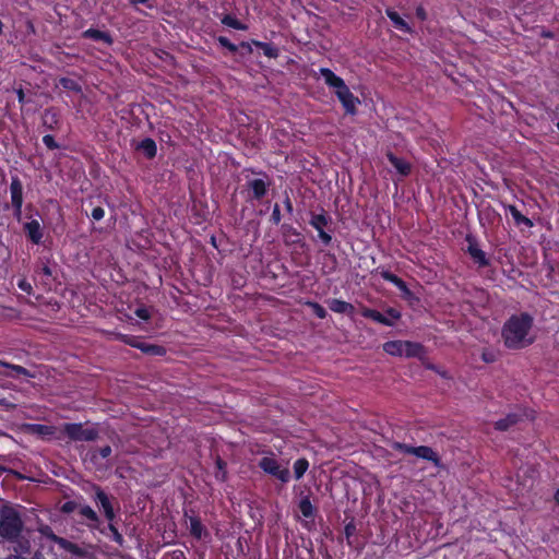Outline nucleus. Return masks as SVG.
Instances as JSON below:
<instances>
[{
  "label": "nucleus",
  "mask_w": 559,
  "mask_h": 559,
  "mask_svg": "<svg viewBox=\"0 0 559 559\" xmlns=\"http://www.w3.org/2000/svg\"><path fill=\"white\" fill-rule=\"evenodd\" d=\"M173 557L174 559H185V554L181 550H175Z\"/></svg>",
  "instance_id": "nucleus-56"
},
{
  "label": "nucleus",
  "mask_w": 559,
  "mask_h": 559,
  "mask_svg": "<svg viewBox=\"0 0 559 559\" xmlns=\"http://www.w3.org/2000/svg\"><path fill=\"white\" fill-rule=\"evenodd\" d=\"M467 242L466 252L469 254L475 264L479 267H486L490 265V260L487 254L479 248L475 236L468 234L465 237Z\"/></svg>",
  "instance_id": "nucleus-10"
},
{
  "label": "nucleus",
  "mask_w": 559,
  "mask_h": 559,
  "mask_svg": "<svg viewBox=\"0 0 559 559\" xmlns=\"http://www.w3.org/2000/svg\"><path fill=\"white\" fill-rule=\"evenodd\" d=\"M281 219H282L281 209H280V205L277 203H275L273 206V211H272L270 221L274 225H278L281 223Z\"/></svg>",
  "instance_id": "nucleus-46"
},
{
  "label": "nucleus",
  "mask_w": 559,
  "mask_h": 559,
  "mask_svg": "<svg viewBox=\"0 0 559 559\" xmlns=\"http://www.w3.org/2000/svg\"><path fill=\"white\" fill-rule=\"evenodd\" d=\"M557 129L559 130V122L556 123Z\"/></svg>",
  "instance_id": "nucleus-64"
},
{
  "label": "nucleus",
  "mask_w": 559,
  "mask_h": 559,
  "mask_svg": "<svg viewBox=\"0 0 559 559\" xmlns=\"http://www.w3.org/2000/svg\"><path fill=\"white\" fill-rule=\"evenodd\" d=\"M320 74L324 79L325 84L334 88L335 96L342 104L345 114L350 116L356 115L360 99L350 92L345 81L329 68H320Z\"/></svg>",
  "instance_id": "nucleus-3"
},
{
  "label": "nucleus",
  "mask_w": 559,
  "mask_h": 559,
  "mask_svg": "<svg viewBox=\"0 0 559 559\" xmlns=\"http://www.w3.org/2000/svg\"><path fill=\"white\" fill-rule=\"evenodd\" d=\"M95 501L104 510V513H105V516L107 518V520L112 521L115 518L112 504H111L107 493L103 489H100V487L95 488Z\"/></svg>",
  "instance_id": "nucleus-16"
},
{
  "label": "nucleus",
  "mask_w": 559,
  "mask_h": 559,
  "mask_svg": "<svg viewBox=\"0 0 559 559\" xmlns=\"http://www.w3.org/2000/svg\"><path fill=\"white\" fill-rule=\"evenodd\" d=\"M17 286L21 290H23L24 293H26L28 295L33 294V287H32L31 283H28L26 280L19 281Z\"/></svg>",
  "instance_id": "nucleus-50"
},
{
  "label": "nucleus",
  "mask_w": 559,
  "mask_h": 559,
  "mask_svg": "<svg viewBox=\"0 0 559 559\" xmlns=\"http://www.w3.org/2000/svg\"><path fill=\"white\" fill-rule=\"evenodd\" d=\"M390 320H392L394 323L395 321L400 320L401 317H402V313L400 310H397L396 308H393V307H389L385 309V313H384Z\"/></svg>",
  "instance_id": "nucleus-45"
},
{
  "label": "nucleus",
  "mask_w": 559,
  "mask_h": 559,
  "mask_svg": "<svg viewBox=\"0 0 559 559\" xmlns=\"http://www.w3.org/2000/svg\"><path fill=\"white\" fill-rule=\"evenodd\" d=\"M16 95L20 104L25 103V94L22 88L16 90Z\"/></svg>",
  "instance_id": "nucleus-55"
},
{
  "label": "nucleus",
  "mask_w": 559,
  "mask_h": 559,
  "mask_svg": "<svg viewBox=\"0 0 559 559\" xmlns=\"http://www.w3.org/2000/svg\"><path fill=\"white\" fill-rule=\"evenodd\" d=\"M534 325V318L528 312L512 314L503 324L501 336L508 349H522L534 343L530 332Z\"/></svg>",
  "instance_id": "nucleus-1"
},
{
  "label": "nucleus",
  "mask_w": 559,
  "mask_h": 559,
  "mask_svg": "<svg viewBox=\"0 0 559 559\" xmlns=\"http://www.w3.org/2000/svg\"><path fill=\"white\" fill-rule=\"evenodd\" d=\"M0 366L10 370V371L3 373V376H5V377H10V378H15L19 376H25V377H29V378L34 377V374L31 373V371L28 369H26L20 365H13V364H10V362H7V361L0 359Z\"/></svg>",
  "instance_id": "nucleus-24"
},
{
  "label": "nucleus",
  "mask_w": 559,
  "mask_h": 559,
  "mask_svg": "<svg viewBox=\"0 0 559 559\" xmlns=\"http://www.w3.org/2000/svg\"><path fill=\"white\" fill-rule=\"evenodd\" d=\"M356 531H357V528H356L354 521L346 523L344 526V534L346 536L347 544L349 546L352 545L350 537L356 534Z\"/></svg>",
  "instance_id": "nucleus-43"
},
{
  "label": "nucleus",
  "mask_w": 559,
  "mask_h": 559,
  "mask_svg": "<svg viewBox=\"0 0 559 559\" xmlns=\"http://www.w3.org/2000/svg\"><path fill=\"white\" fill-rule=\"evenodd\" d=\"M79 508L75 501H67L62 504L61 511L63 513H72Z\"/></svg>",
  "instance_id": "nucleus-48"
},
{
  "label": "nucleus",
  "mask_w": 559,
  "mask_h": 559,
  "mask_svg": "<svg viewBox=\"0 0 559 559\" xmlns=\"http://www.w3.org/2000/svg\"><path fill=\"white\" fill-rule=\"evenodd\" d=\"M157 147L156 143L151 138L142 139V155L146 156L147 158H153L156 156Z\"/></svg>",
  "instance_id": "nucleus-34"
},
{
  "label": "nucleus",
  "mask_w": 559,
  "mask_h": 559,
  "mask_svg": "<svg viewBox=\"0 0 559 559\" xmlns=\"http://www.w3.org/2000/svg\"><path fill=\"white\" fill-rule=\"evenodd\" d=\"M416 17L420 21L427 20V12L423 5H418L415 10Z\"/></svg>",
  "instance_id": "nucleus-52"
},
{
  "label": "nucleus",
  "mask_w": 559,
  "mask_h": 559,
  "mask_svg": "<svg viewBox=\"0 0 559 559\" xmlns=\"http://www.w3.org/2000/svg\"><path fill=\"white\" fill-rule=\"evenodd\" d=\"M130 344H131L133 347H138V348H140V342H139L138 340H135V338H134V341H132Z\"/></svg>",
  "instance_id": "nucleus-58"
},
{
  "label": "nucleus",
  "mask_w": 559,
  "mask_h": 559,
  "mask_svg": "<svg viewBox=\"0 0 559 559\" xmlns=\"http://www.w3.org/2000/svg\"><path fill=\"white\" fill-rule=\"evenodd\" d=\"M60 84L63 88L73 91V92H81V86L72 79L69 78H62L60 79Z\"/></svg>",
  "instance_id": "nucleus-40"
},
{
  "label": "nucleus",
  "mask_w": 559,
  "mask_h": 559,
  "mask_svg": "<svg viewBox=\"0 0 559 559\" xmlns=\"http://www.w3.org/2000/svg\"><path fill=\"white\" fill-rule=\"evenodd\" d=\"M221 23L225 26H228L230 28L237 29V31H247L248 25L240 22L237 17H235L231 14H225L221 17Z\"/></svg>",
  "instance_id": "nucleus-30"
},
{
  "label": "nucleus",
  "mask_w": 559,
  "mask_h": 559,
  "mask_svg": "<svg viewBox=\"0 0 559 559\" xmlns=\"http://www.w3.org/2000/svg\"><path fill=\"white\" fill-rule=\"evenodd\" d=\"M258 466L265 473L269 474L282 483H288L290 479V472L287 467H283L278 461L273 456H263Z\"/></svg>",
  "instance_id": "nucleus-7"
},
{
  "label": "nucleus",
  "mask_w": 559,
  "mask_h": 559,
  "mask_svg": "<svg viewBox=\"0 0 559 559\" xmlns=\"http://www.w3.org/2000/svg\"><path fill=\"white\" fill-rule=\"evenodd\" d=\"M190 534L195 539H202L203 536H209V532L203 526L200 518L190 516Z\"/></svg>",
  "instance_id": "nucleus-26"
},
{
  "label": "nucleus",
  "mask_w": 559,
  "mask_h": 559,
  "mask_svg": "<svg viewBox=\"0 0 559 559\" xmlns=\"http://www.w3.org/2000/svg\"><path fill=\"white\" fill-rule=\"evenodd\" d=\"M37 531L39 532L40 535H43L44 537L48 538L49 540L53 542L55 544H57L59 547H60V543L63 542V537H59L57 536L52 528L47 525V524H41L38 526Z\"/></svg>",
  "instance_id": "nucleus-35"
},
{
  "label": "nucleus",
  "mask_w": 559,
  "mask_h": 559,
  "mask_svg": "<svg viewBox=\"0 0 559 559\" xmlns=\"http://www.w3.org/2000/svg\"><path fill=\"white\" fill-rule=\"evenodd\" d=\"M24 231L33 243L38 245L43 239V229L37 219L26 223Z\"/></svg>",
  "instance_id": "nucleus-20"
},
{
  "label": "nucleus",
  "mask_w": 559,
  "mask_h": 559,
  "mask_svg": "<svg viewBox=\"0 0 559 559\" xmlns=\"http://www.w3.org/2000/svg\"><path fill=\"white\" fill-rule=\"evenodd\" d=\"M361 316L366 319H370L377 323L385 326H394V322L390 320L384 313L371 308H364Z\"/></svg>",
  "instance_id": "nucleus-21"
},
{
  "label": "nucleus",
  "mask_w": 559,
  "mask_h": 559,
  "mask_svg": "<svg viewBox=\"0 0 559 559\" xmlns=\"http://www.w3.org/2000/svg\"><path fill=\"white\" fill-rule=\"evenodd\" d=\"M298 510L305 519L313 520L317 513V509L312 504L309 495L301 497L298 503Z\"/></svg>",
  "instance_id": "nucleus-25"
},
{
  "label": "nucleus",
  "mask_w": 559,
  "mask_h": 559,
  "mask_svg": "<svg viewBox=\"0 0 559 559\" xmlns=\"http://www.w3.org/2000/svg\"><path fill=\"white\" fill-rule=\"evenodd\" d=\"M134 314L140 317V306L134 308Z\"/></svg>",
  "instance_id": "nucleus-60"
},
{
  "label": "nucleus",
  "mask_w": 559,
  "mask_h": 559,
  "mask_svg": "<svg viewBox=\"0 0 559 559\" xmlns=\"http://www.w3.org/2000/svg\"><path fill=\"white\" fill-rule=\"evenodd\" d=\"M11 203L14 209V215L21 216L23 204V185L17 176L12 177L10 185Z\"/></svg>",
  "instance_id": "nucleus-11"
},
{
  "label": "nucleus",
  "mask_w": 559,
  "mask_h": 559,
  "mask_svg": "<svg viewBox=\"0 0 559 559\" xmlns=\"http://www.w3.org/2000/svg\"><path fill=\"white\" fill-rule=\"evenodd\" d=\"M217 43L221 47L226 48L229 52L235 53L238 51V46L231 43L226 36H218L216 38ZM252 40L251 41H241L239 47L246 51V53H252Z\"/></svg>",
  "instance_id": "nucleus-19"
},
{
  "label": "nucleus",
  "mask_w": 559,
  "mask_h": 559,
  "mask_svg": "<svg viewBox=\"0 0 559 559\" xmlns=\"http://www.w3.org/2000/svg\"><path fill=\"white\" fill-rule=\"evenodd\" d=\"M39 272L47 277L52 275L51 269L47 264H43L39 269Z\"/></svg>",
  "instance_id": "nucleus-53"
},
{
  "label": "nucleus",
  "mask_w": 559,
  "mask_h": 559,
  "mask_svg": "<svg viewBox=\"0 0 559 559\" xmlns=\"http://www.w3.org/2000/svg\"><path fill=\"white\" fill-rule=\"evenodd\" d=\"M391 448L394 451H397V452H401L404 454H412L419 459L429 461L433 464L435 467H438V468L443 467L441 457L431 447H428V445L413 447L407 443L394 441V442H392Z\"/></svg>",
  "instance_id": "nucleus-5"
},
{
  "label": "nucleus",
  "mask_w": 559,
  "mask_h": 559,
  "mask_svg": "<svg viewBox=\"0 0 559 559\" xmlns=\"http://www.w3.org/2000/svg\"><path fill=\"white\" fill-rule=\"evenodd\" d=\"M111 454V447L105 445L99 449H96L92 452V459L97 460L98 456L102 459H107Z\"/></svg>",
  "instance_id": "nucleus-41"
},
{
  "label": "nucleus",
  "mask_w": 559,
  "mask_h": 559,
  "mask_svg": "<svg viewBox=\"0 0 559 559\" xmlns=\"http://www.w3.org/2000/svg\"><path fill=\"white\" fill-rule=\"evenodd\" d=\"M26 430L32 435L38 436L43 439H48L53 436L56 428L48 425L29 424L26 425Z\"/></svg>",
  "instance_id": "nucleus-22"
},
{
  "label": "nucleus",
  "mask_w": 559,
  "mask_h": 559,
  "mask_svg": "<svg viewBox=\"0 0 559 559\" xmlns=\"http://www.w3.org/2000/svg\"><path fill=\"white\" fill-rule=\"evenodd\" d=\"M108 530L112 533V536H114V539L121 544L122 543V536L121 534L117 531V528L112 525V524H108Z\"/></svg>",
  "instance_id": "nucleus-51"
},
{
  "label": "nucleus",
  "mask_w": 559,
  "mask_h": 559,
  "mask_svg": "<svg viewBox=\"0 0 559 559\" xmlns=\"http://www.w3.org/2000/svg\"><path fill=\"white\" fill-rule=\"evenodd\" d=\"M253 46L261 49L267 58L276 59L280 56V49L272 43L252 39Z\"/></svg>",
  "instance_id": "nucleus-27"
},
{
  "label": "nucleus",
  "mask_w": 559,
  "mask_h": 559,
  "mask_svg": "<svg viewBox=\"0 0 559 559\" xmlns=\"http://www.w3.org/2000/svg\"><path fill=\"white\" fill-rule=\"evenodd\" d=\"M425 354L423 344L412 341H404L403 356L407 358H420Z\"/></svg>",
  "instance_id": "nucleus-23"
},
{
  "label": "nucleus",
  "mask_w": 559,
  "mask_h": 559,
  "mask_svg": "<svg viewBox=\"0 0 559 559\" xmlns=\"http://www.w3.org/2000/svg\"><path fill=\"white\" fill-rule=\"evenodd\" d=\"M497 358H498V355L492 349H484L481 353V359H483V361H485L487 364L495 362L497 360Z\"/></svg>",
  "instance_id": "nucleus-44"
},
{
  "label": "nucleus",
  "mask_w": 559,
  "mask_h": 559,
  "mask_svg": "<svg viewBox=\"0 0 559 559\" xmlns=\"http://www.w3.org/2000/svg\"><path fill=\"white\" fill-rule=\"evenodd\" d=\"M154 319V311L152 308L144 307L142 305V331L146 329V324H148V321Z\"/></svg>",
  "instance_id": "nucleus-42"
},
{
  "label": "nucleus",
  "mask_w": 559,
  "mask_h": 559,
  "mask_svg": "<svg viewBox=\"0 0 559 559\" xmlns=\"http://www.w3.org/2000/svg\"><path fill=\"white\" fill-rule=\"evenodd\" d=\"M215 466L217 469V472L215 473L216 479L221 480V481H225L227 478V471H226L227 464L219 455H217L215 459Z\"/></svg>",
  "instance_id": "nucleus-36"
},
{
  "label": "nucleus",
  "mask_w": 559,
  "mask_h": 559,
  "mask_svg": "<svg viewBox=\"0 0 559 559\" xmlns=\"http://www.w3.org/2000/svg\"><path fill=\"white\" fill-rule=\"evenodd\" d=\"M294 476L297 480L304 477L309 468V461L306 457H299L294 462Z\"/></svg>",
  "instance_id": "nucleus-33"
},
{
  "label": "nucleus",
  "mask_w": 559,
  "mask_h": 559,
  "mask_svg": "<svg viewBox=\"0 0 559 559\" xmlns=\"http://www.w3.org/2000/svg\"><path fill=\"white\" fill-rule=\"evenodd\" d=\"M44 126L48 129H52L53 124L57 123V116L52 109H46L43 116Z\"/></svg>",
  "instance_id": "nucleus-39"
},
{
  "label": "nucleus",
  "mask_w": 559,
  "mask_h": 559,
  "mask_svg": "<svg viewBox=\"0 0 559 559\" xmlns=\"http://www.w3.org/2000/svg\"><path fill=\"white\" fill-rule=\"evenodd\" d=\"M385 15L392 22V25L397 31H401L405 34H413L414 29L412 26L392 8L385 9Z\"/></svg>",
  "instance_id": "nucleus-17"
},
{
  "label": "nucleus",
  "mask_w": 559,
  "mask_h": 559,
  "mask_svg": "<svg viewBox=\"0 0 559 559\" xmlns=\"http://www.w3.org/2000/svg\"><path fill=\"white\" fill-rule=\"evenodd\" d=\"M533 413V411H527L526 408H519L516 412L509 413L506 417L497 420L493 425L495 429L498 431H507L523 420V418L534 419Z\"/></svg>",
  "instance_id": "nucleus-9"
},
{
  "label": "nucleus",
  "mask_w": 559,
  "mask_h": 559,
  "mask_svg": "<svg viewBox=\"0 0 559 559\" xmlns=\"http://www.w3.org/2000/svg\"><path fill=\"white\" fill-rule=\"evenodd\" d=\"M140 0H132V3L136 4Z\"/></svg>",
  "instance_id": "nucleus-62"
},
{
  "label": "nucleus",
  "mask_w": 559,
  "mask_h": 559,
  "mask_svg": "<svg viewBox=\"0 0 559 559\" xmlns=\"http://www.w3.org/2000/svg\"><path fill=\"white\" fill-rule=\"evenodd\" d=\"M79 512L83 518L96 523L98 522V516L96 512L90 506H82L79 508Z\"/></svg>",
  "instance_id": "nucleus-38"
},
{
  "label": "nucleus",
  "mask_w": 559,
  "mask_h": 559,
  "mask_svg": "<svg viewBox=\"0 0 559 559\" xmlns=\"http://www.w3.org/2000/svg\"><path fill=\"white\" fill-rule=\"evenodd\" d=\"M167 349L163 345L150 344L147 342L142 341V354L150 356H165Z\"/></svg>",
  "instance_id": "nucleus-29"
},
{
  "label": "nucleus",
  "mask_w": 559,
  "mask_h": 559,
  "mask_svg": "<svg viewBox=\"0 0 559 559\" xmlns=\"http://www.w3.org/2000/svg\"><path fill=\"white\" fill-rule=\"evenodd\" d=\"M544 36L547 37V38H552V33H550V32L545 33Z\"/></svg>",
  "instance_id": "nucleus-61"
},
{
  "label": "nucleus",
  "mask_w": 559,
  "mask_h": 559,
  "mask_svg": "<svg viewBox=\"0 0 559 559\" xmlns=\"http://www.w3.org/2000/svg\"><path fill=\"white\" fill-rule=\"evenodd\" d=\"M43 142L44 144L49 148V150H56V148H59V144L55 141L53 136L50 135V134H46L44 135L43 138Z\"/></svg>",
  "instance_id": "nucleus-47"
},
{
  "label": "nucleus",
  "mask_w": 559,
  "mask_h": 559,
  "mask_svg": "<svg viewBox=\"0 0 559 559\" xmlns=\"http://www.w3.org/2000/svg\"><path fill=\"white\" fill-rule=\"evenodd\" d=\"M60 548H62L63 550L79 557V558H84L86 555H87V551L83 548H81L79 545L68 540V539H63L62 543H60Z\"/></svg>",
  "instance_id": "nucleus-32"
},
{
  "label": "nucleus",
  "mask_w": 559,
  "mask_h": 559,
  "mask_svg": "<svg viewBox=\"0 0 559 559\" xmlns=\"http://www.w3.org/2000/svg\"><path fill=\"white\" fill-rule=\"evenodd\" d=\"M404 341H388L383 344V350L391 356H403Z\"/></svg>",
  "instance_id": "nucleus-31"
},
{
  "label": "nucleus",
  "mask_w": 559,
  "mask_h": 559,
  "mask_svg": "<svg viewBox=\"0 0 559 559\" xmlns=\"http://www.w3.org/2000/svg\"><path fill=\"white\" fill-rule=\"evenodd\" d=\"M63 432L72 441H94L98 438V430L95 427H85L80 423L64 424Z\"/></svg>",
  "instance_id": "nucleus-6"
},
{
  "label": "nucleus",
  "mask_w": 559,
  "mask_h": 559,
  "mask_svg": "<svg viewBox=\"0 0 559 559\" xmlns=\"http://www.w3.org/2000/svg\"><path fill=\"white\" fill-rule=\"evenodd\" d=\"M504 210L507 214H510L512 216L514 225L521 231L534 227V222L530 217L525 216L515 205H504Z\"/></svg>",
  "instance_id": "nucleus-12"
},
{
  "label": "nucleus",
  "mask_w": 559,
  "mask_h": 559,
  "mask_svg": "<svg viewBox=\"0 0 559 559\" xmlns=\"http://www.w3.org/2000/svg\"><path fill=\"white\" fill-rule=\"evenodd\" d=\"M554 501L557 506H559V488L554 493Z\"/></svg>",
  "instance_id": "nucleus-57"
},
{
  "label": "nucleus",
  "mask_w": 559,
  "mask_h": 559,
  "mask_svg": "<svg viewBox=\"0 0 559 559\" xmlns=\"http://www.w3.org/2000/svg\"><path fill=\"white\" fill-rule=\"evenodd\" d=\"M374 272L379 273L384 281L393 284L402 294H404V295L411 294V290H409L407 284L401 277L393 274L389 270L379 266L376 269Z\"/></svg>",
  "instance_id": "nucleus-13"
},
{
  "label": "nucleus",
  "mask_w": 559,
  "mask_h": 559,
  "mask_svg": "<svg viewBox=\"0 0 559 559\" xmlns=\"http://www.w3.org/2000/svg\"><path fill=\"white\" fill-rule=\"evenodd\" d=\"M308 307L311 308L313 314L319 319H325L328 317V311L323 306H321L319 302L316 301H308L306 302Z\"/></svg>",
  "instance_id": "nucleus-37"
},
{
  "label": "nucleus",
  "mask_w": 559,
  "mask_h": 559,
  "mask_svg": "<svg viewBox=\"0 0 559 559\" xmlns=\"http://www.w3.org/2000/svg\"><path fill=\"white\" fill-rule=\"evenodd\" d=\"M390 164L394 167L396 173L402 177H407L412 173V165L406 159L396 156L393 152L388 151L385 154Z\"/></svg>",
  "instance_id": "nucleus-15"
},
{
  "label": "nucleus",
  "mask_w": 559,
  "mask_h": 559,
  "mask_svg": "<svg viewBox=\"0 0 559 559\" xmlns=\"http://www.w3.org/2000/svg\"><path fill=\"white\" fill-rule=\"evenodd\" d=\"M132 145H133V147H134V150H135V151H139V150H140V142H135V141H133Z\"/></svg>",
  "instance_id": "nucleus-59"
},
{
  "label": "nucleus",
  "mask_w": 559,
  "mask_h": 559,
  "mask_svg": "<svg viewBox=\"0 0 559 559\" xmlns=\"http://www.w3.org/2000/svg\"><path fill=\"white\" fill-rule=\"evenodd\" d=\"M284 204H285V209L288 213H292L294 207H293V203L289 199V197H286L285 201H284Z\"/></svg>",
  "instance_id": "nucleus-54"
},
{
  "label": "nucleus",
  "mask_w": 559,
  "mask_h": 559,
  "mask_svg": "<svg viewBox=\"0 0 559 559\" xmlns=\"http://www.w3.org/2000/svg\"><path fill=\"white\" fill-rule=\"evenodd\" d=\"M84 38H88L95 41H104L108 45L111 44V37L108 33L102 32L99 29L90 28L83 33Z\"/></svg>",
  "instance_id": "nucleus-28"
},
{
  "label": "nucleus",
  "mask_w": 559,
  "mask_h": 559,
  "mask_svg": "<svg viewBox=\"0 0 559 559\" xmlns=\"http://www.w3.org/2000/svg\"><path fill=\"white\" fill-rule=\"evenodd\" d=\"M329 309L335 313L353 316L355 313V307L345 300L332 298L326 300Z\"/></svg>",
  "instance_id": "nucleus-18"
},
{
  "label": "nucleus",
  "mask_w": 559,
  "mask_h": 559,
  "mask_svg": "<svg viewBox=\"0 0 559 559\" xmlns=\"http://www.w3.org/2000/svg\"><path fill=\"white\" fill-rule=\"evenodd\" d=\"M24 523L19 511L12 507L0 510V537L9 543L17 544L21 551H28V540H21Z\"/></svg>",
  "instance_id": "nucleus-2"
},
{
  "label": "nucleus",
  "mask_w": 559,
  "mask_h": 559,
  "mask_svg": "<svg viewBox=\"0 0 559 559\" xmlns=\"http://www.w3.org/2000/svg\"><path fill=\"white\" fill-rule=\"evenodd\" d=\"M91 216L95 221H100L105 216V211L102 206H95L91 212Z\"/></svg>",
  "instance_id": "nucleus-49"
},
{
  "label": "nucleus",
  "mask_w": 559,
  "mask_h": 559,
  "mask_svg": "<svg viewBox=\"0 0 559 559\" xmlns=\"http://www.w3.org/2000/svg\"><path fill=\"white\" fill-rule=\"evenodd\" d=\"M309 225L317 231V237H312L313 242H320L323 247H331L333 243V219L324 210L309 212Z\"/></svg>",
  "instance_id": "nucleus-4"
},
{
  "label": "nucleus",
  "mask_w": 559,
  "mask_h": 559,
  "mask_svg": "<svg viewBox=\"0 0 559 559\" xmlns=\"http://www.w3.org/2000/svg\"><path fill=\"white\" fill-rule=\"evenodd\" d=\"M281 231L284 238V242L286 246L299 245L301 247L305 246V242L301 238V234L290 224H282Z\"/></svg>",
  "instance_id": "nucleus-14"
},
{
  "label": "nucleus",
  "mask_w": 559,
  "mask_h": 559,
  "mask_svg": "<svg viewBox=\"0 0 559 559\" xmlns=\"http://www.w3.org/2000/svg\"><path fill=\"white\" fill-rule=\"evenodd\" d=\"M142 1V4H145L147 2V0H141Z\"/></svg>",
  "instance_id": "nucleus-63"
},
{
  "label": "nucleus",
  "mask_w": 559,
  "mask_h": 559,
  "mask_svg": "<svg viewBox=\"0 0 559 559\" xmlns=\"http://www.w3.org/2000/svg\"><path fill=\"white\" fill-rule=\"evenodd\" d=\"M251 173L260 175L262 178H255L247 181V187L249 189V200L260 201L267 194L271 181L269 179V175L265 171H257L251 169Z\"/></svg>",
  "instance_id": "nucleus-8"
}]
</instances>
